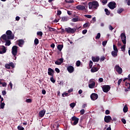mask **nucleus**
I'll list each match as a JSON object with an SVG mask.
<instances>
[{"label":"nucleus","mask_w":130,"mask_h":130,"mask_svg":"<svg viewBox=\"0 0 130 130\" xmlns=\"http://www.w3.org/2000/svg\"><path fill=\"white\" fill-rule=\"evenodd\" d=\"M98 7H99V3H98V2L97 1H93L88 3V8L90 10H92V9H95V10H97L98 9Z\"/></svg>","instance_id":"nucleus-1"},{"label":"nucleus","mask_w":130,"mask_h":130,"mask_svg":"<svg viewBox=\"0 0 130 130\" xmlns=\"http://www.w3.org/2000/svg\"><path fill=\"white\" fill-rule=\"evenodd\" d=\"M18 48H19V47L16 45L13 46L12 48V53L14 56V57H15V59L17 58V57H16V55L18 54Z\"/></svg>","instance_id":"nucleus-2"},{"label":"nucleus","mask_w":130,"mask_h":130,"mask_svg":"<svg viewBox=\"0 0 130 130\" xmlns=\"http://www.w3.org/2000/svg\"><path fill=\"white\" fill-rule=\"evenodd\" d=\"M65 31L67 32V34H74V33L77 31V29L76 28H72L69 27L65 28Z\"/></svg>","instance_id":"nucleus-3"},{"label":"nucleus","mask_w":130,"mask_h":130,"mask_svg":"<svg viewBox=\"0 0 130 130\" xmlns=\"http://www.w3.org/2000/svg\"><path fill=\"white\" fill-rule=\"evenodd\" d=\"M6 35H7L8 39H11L13 40V39L15 38V37L13 34V32H12V31L10 30H8L6 31Z\"/></svg>","instance_id":"nucleus-4"},{"label":"nucleus","mask_w":130,"mask_h":130,"mask_svg":"<svg viewBox=\"0 0 130 130\" xmlns=\"http://www.w3.org/2000/svg\"><path fill=\"white\" fill-rule=\"evenodd\" d=\"M108 7H109V9H110L111 10H114V9L116 8L117 5L115 2H111L108 4Z\"/></svg>","instance_id":"nucleus-5"},{"label":"nucleus","mask_w":130,"mask_h":130,"mask_svg":"<svg viewBox=\"0 0 130 130\" xmlns=\"http://www.w3.org/2000/svg\"><path fill=\"white\" fill-rule=\"evenodd\" d=\"M72 121H74L73 123H72V125H76L78 124V123L79 122V118H77L75 116H73L72 117Z\"/></svg>","instance_id":"nucleus-6"},{"label":"nucleus","mask_w":130,"mask_h":130,"mask_svg":"<svg viewBox=\"0 0 130 130\" xmlns=\"http://www.w3.org/2000/svg\"><path fill=\"white\" fill-rule=\"evenodd\" d=\"M115 70L119 74V75H121V74H122V69L120 68L119 65H116L115 66Z\"/></svg>","instance_id":"nucleus-7"},{"label":"nucleus","mask_w":130,"mask_h":130,"mask_svg":"<svg viewBox=\"0 0 130 130\" xmlns=\"http://www.w3.org/2000/svg\"><path fill=\"white\" fill-rule=\"evenodd\" d=\"M111 88V87H110L109 85H103L102 87V89L103 92L105 93H107L108 92H109Z\"/></svg>","instance_id":"nucleus-8"},{"label":"nucleus","mask_w":130,"mask_h":130,"mask_svg":"<svg viewBox=\"0 0 130 130\" xmlns=\"http://www.w3.org/2000/svg\"><path fill=\"white\" fill-rule=\"evenodd\" d=\"M121 39L123 44H126V37L125 36V34L124 33H122L121 34Z\"/></svg>","instance_id":"nucleus-9"},{"label":"nucleus","mask_w":130,"mask_h":130,"mask_svg":"<svg viewBox=\"0 0 130 130\" xmlns=\"http://www.w3.org/2000/svg\"><path fill=\"white\" fill-rule=\"evenodd\" d=\"M7 52V49L5 46H0V54H4Z\"/></svg>","instance_id":"nucleus-10"},{"label":"nucleus","mask_w":130,"mask_h":130,"mask_svg":"<svg viewBox=\"0 0 130 130\" xmlns=\"http://www.w3.org/2000/svg\"><path fill=\"white\" fill-rule=\"evenodd\" d=\"M9 38H8V36H7L6 34H4L2 35L0 38V40L2 41V42H5V41H7Z\"/></svg>","instance_id":"nucleus-11"},{"label":"nucleus","mask_w":130,"mask_h":130,"mask_svg":"<svg viewBox=\"0 0 130 130\" xmlns=\"http://www.w3.org/2000/svg\"><path fill=\"white\" fill-rule=\"evenodd\" d=\"M48 74L49 76H51V77H53L54 75V70L50 68H48Z\"/></svg>","instance_id":"nucleus-12"},{"label":"nucleus","mask_w":130,"mask_h":130,"mask_svg":"<svg viewBox=\"0 0 130 130\" xmlns=\"http://www.w3.org/2000/svg\"><path fill=\"white\" fill-rule=\"evenodd\" d=\"M105 122L107 123H109L111 120H112V118L110 116H105L104 118Z\"/></svg>","instance_id":"nucleus-13"},{"label":"nucleus","mask_w":130,"mask_h":130,"mask_svg":"<svg viewBox=\"0 0 130 130\" xmlns=\"http://www.w3.org/2000/svg\"><path fill=\"white\" fill-rule=\"evenodd\" d=\"M91 100L95 101L98 99V94L97 93H92L90 95Z\"/></svg>","instance_id":"nucleus-14"},{"label":"nucleus","mask_w":130,"mask_h":130,"mask_svg":"<svg viewBox=\"0 0 130 130\" xmlns=\"http://www.w3.org/2000/svg\"><path fill=\"white\" fill-rule=\"evenodd\" d=\"M46 112V110L45 109H43L40 111L39 113V116L40 117H43L44 115H45V113Z\"/></svg>","instance_id":"nucleus-15"},{"label":"nucleus","mask_w":130,"mask_h":130,"mask_svg":"<svg viewBox=\"0 0 130 130\" xmlns=\"http://www.w3.org/2000/svg\"><path fill=\"white\" fill-rule=\"evenodd\" d=\"M67 70L70 74H72V73H73L74 71H75V69L74 68V67L72 66H70L68 67H67Z\"/></svg>","instance_id":"nucleus-16"},{"label":"nucleus","mask_w":130,"mask_h":130,"mask_svg":"<svg viewBox=\"0 0 130 130\" xmlns=\"http://www.w3.org/2000/svg\"><path fill=\"white\" fill-rule=\"evenodd\" d=\"M63 62V58H59L58 60H56L55 61V64H57V66H60L62 63Z\"/></svg>","instance_id":"nucleus-17"},{"label":"nucleus","mask_w":130,"mask_h":130,"mask_svg":"<svg viewBox=\"0 0 130 130\" xmlns=\"http://www.w3.org/2000/svg\"><path fill=\"white\" fill-rule=\"evenodd\" d=\"M70 20V17L69 16H63L61 17V22H67Z\"/></svg>","instance_id":"nucleus-18"},{"label":"nucleus","mask_w":130,"mask_h":130,"mask_svg":"<svg viewBox=\"0 0 130 130\" xmlns=\"http://www.w3.org/2000/svg\"><path fill=\"white\" fill-rule=\"evenodd\" d=\"M24 43H25V41H24L23 40H18V46L20 47H22L23 45H24Z\"/></svg>","instance_id":"nucleus-19"},{"label":"nucleus","mask_w":130,"mask_h":130,"mask_svg":"<svg viewBox=\"0 0 130 130\" xmlns=\"http://www.w3.org/2000/svg\"><path fill=\"white\" fill-rule=\"evenodd\" d=\"M99 70V69L98 67H93L91 69L90 71L91 73H96V72H98Z\"/></svg>","instance_id":"nucleus-20"},{"label":"nucleus","mask_w":130,"mask_h":130,"mask_svg":"<svg viewBox=\"0 0 130 130\" xmlns=\"http://www.w3.org/2000/svg\"><path fill=\"white\" fill-rule=\"evenodd\" d=\"M76 9L77 10H79V11H83V10H85V6L78 5V6H76Z\"/></svg>","instance_id":"nucleus-21"},{"label":"nucleus","mask_w":130,"mask_h":130,"mask_svg":"<svg viewBox=\"0 0 130 130\" xmlns=\"http://www.w3.org/2000/svg\"><path fill=\"white\" fill-rule=\"evenodd\" d=\"M100 60V58L99 57H92V60L93 61V62H98L99 60Z\"/></svg>","instance_id":"nucleus-22"},{"label":"nucleus","mask_w":130,"mask_h":130,"mask_svg":"<svg viewBox=\"0 0 130 130\" xmlns=\"http://www.w3.org/2000/svg\"><path fill=\"white\" fill-rule=\"evenodd\" d=\"M117 53H118V52L116 51H113L111 52V55L113 57H116L118 55Z\"/></svg>","instance_id":"nucleus-23"},{"label":"nucleus","mask_w":130,"mask_h":130,"mask_svg":"<svg viewBox=\"0 0 130 130\" xmlns=\"http://www.w3.org/2000/svg\"><path fill=\"white\" fill-rule=\"evenodd\" d=\"M95 85H96V83L93 82V83H90L88 85V87H89V88H90V89H93V88H94V87H95Z\"/></svg>","instance_id":"nucleus-24"},{"label":"nucleus","mask_w":130,"mask_h":130,"mask_svg":"<svg viewBox=\"0 0 130 130\" xmlns=\"http://www.w3.org/2000/svg\"><path fill=\"white\" fill-rule=\"evenodd\" d=\"M123 111L124 113H126L128 111V108L127 107V105H125L123 109Z\"/></svg>","instance_id":"nucleus-25"},{"label":"nucleus","mask_w":130,"mask_h":130,"mask_svg":"<svg viewBox=\"0 0 130 130\" xmlns=\"http://www.w3.org/2000/svg\"><path fill=\"white\" fill-rule=\"evenodd\" d=\"M60 19H61V17H60V16L56 15V18L54 20V23H57V22H58L59 21V20H60Z\"/></svg>","instance_id":"nucleus-26"},{"label":"nucleus","mask_w":130,"mask_h":130,"mask_svg":"<svg viewBox=\"0 0 130 130\" xmlns=\"http://www.w3.org/2000/svg\"><path fill=\"white\" fill-rule=\"evenodd\" d=\"M4 42H6V46H10V45H11V41L9 40H7L6 41H4Z\"/></svg>","instance_id":"nucleus-27"},{"label":"nucleus","mask_w":130,"mask_h":130,"mask_svg":"<svg viewBox=\"0 0 130 130\" xmlns=\"http://www.w3.org/2000/svg\"><path fill=\"white\" fill-rule=\"evenodd\" d=\"M63 48V45L59 44L57 46V49H58V50L59 51H61V50H62Z\"/></svg>","instance_id":"nucleus-28"},{"label":"nucleus","mask_w":130,"mask_h":130,"mask_svg":"<svg viewBox=\"0 0 130 130\" xmlns=\"http://www.w3.org/2000/svg\"><path fill=\"white\" fill-rule=\"evenodd\" d=\"M48 31L50 32H54L55 31V28L51 27H48Z\"/></svg>","instance_id":"nucleus-29"},{"label":"nucleus","mask_w":130,"mask_h":130,"mask_svg":"<svg viewBox=\"0 0 130 130\" xmlns=\"http://www.w3.org/2000/svg\"><path fill=\"white\" fill-rule=\"evenodd\" d=\"M105 12H106V15H107V16H109V15H110V11H109L107 8L105 9Z\"/></svg>","instance_id":"nucleus-30"},{"label":"nucleus","mask_w":130,"mask_h":130,"mask_svg":"<svg viewBox=\"0 0 130 130\" xmlns=\"http://www.w3.org/2000/svg\"><path fill=\"white\" fill-rule=\"evenodd\" d=\"M39 43V40H38V39L37 38H36L34 41L35 45H38Z\"/></svg>","instance_id":"nucleus-31"},{"label":"nucleus","mask_w":130,"mask_h":130,"mask_svg":"<svg viewBox=\"0 0 130 130\" xmlns=\"http://www.w3.org/2000/svg\"><path fill=\"white\" fill-rule=\"evenodd\" d=\"M90 26V23L89 22H86L83 24L84 28H87V27H89Z\"/></svg>","instance_id":"nucleus-32"},{"label":"nucleus","mask_w":130,"mask_h":130,"mask_svg":"<svg viewBox=\"0 0 130 130\" xmlns=\"http://www.w3.org/2000/svg\"><path fill=\"white\" fill-rule=\"evenodd\" d=\"M1 103V105H0V107L2 109H4V108H5V106L6 105V104H5V103Z\"/></svg>","instance_id":"nucleus-33"},{"label":"nucleus","mask_w":130,"mask_h":130,"mask_svg":"<svg viewBox=\"0 0 130 130\" xmlns=\"http://www.w3.org/2000/svg\"><path fill=\"white\" fill-rule=\"evenodd\" d=\"M123 12V9L122 8H120L117 10V13L118 14H121L122 12Z\"/></svg>","instance_id":"nucleus-34"},{"label":"nucleus","mask_w":130,"mask_h":130,"mask_svg":"<svg viewBox=\"0 0 130 130\" xmlns=\"http://www.w3.org/2000/svg\"><path fill=\"white\" fill-rule=\"evenodd\" d=\"M53 77H54V76H51L50 80L51 82H52V83L54 84V83H55V80L54 78H53Z\"/></svg>","instance_id":"nucleus-35"},{"label":"nucleus","mask_w":130,"mask_h":130,"mask_svg":"<svg viewBox=\"0 0 130 130\" xmlns=\"http://www.w3.org/2000/svg\"><path fill=\"white\" fill-rule=\"evenodd\" d=\"M89 69H92V67H93V61L92 60L89 61Z\"/></svg>","instance_id":"nucleus-36"},{"label":"nucleus","mask_w":130,"mask_h":130,"mask_svg":"<svg viewBox=\"0 0 130 130\" xmlns=\"http://www.w3.org/2000/svg\"><path fill=\"white\" fill-rule=\"evenodd\" d=\"M72 22H78L79 21V18L75 17L72 19Z\"/></svg>","instance_id":"nucleus-37"},{"label":"nucleus","mask_w":130,"mask_h":130,"mask_svg":"<svg viewBox=\"0 0 130 130\" xmlns=\"http://www.w3.org/2000/svg\"><path fill=\"white\" fill-rule=\"evenodd\" d=\"M17 129H18V130H24V129H25V128H24L23 127H22L21 125H18L17 126Z\"/></svg>","instance_id":"nucleus-38"},{"label":"nucleus","mask_w":130,"mask_h":130,"mask_svg":"<svg viewBox=\"0 0 130 130\" xmlns=\"http://www.w3.org/2000/svg\"><path fill=\"white\" fill-rule=\"evenodd\" d=\"M70 106L71 107V108H74V107L76 106V103H72L70 104Z\"/></svg>","instance_id":"nucleus-39"},{"label":"nucleus","mask_w":130,"mask_h":130,"mask_svg":"<svg viewBox=\"0 0 130 130\" xmlns=\"http://www.w3.org/2000/svg\"><path fill=\"white\" fill-rule=\"evenodd\" d=\"M113 50L114 51H117L118 52V49H117V47L115 45H113Z\"/></svg>","instance_id":"nucleus-40"},{"label":"nucleus","mask_w":130,"mask_h":130,"mask_svg":"<svg viewBox=\"0 0 130 130\" xmlns=\"http://www.w3.org/2000/svg\"><path fill=\"white\" fill-rule=\"evenodd\" d=\"M101 2L103 5H106L107 4L108 0H101Z\"/></svg>","instance_id":"nucleus-41"},{"label":"nucleus","mask_w":130,"mask_h":130,"mask_svg":"<svg viewBox=\"0 0 130 130\" xmlns=\"http://www.w3.org/2000/svg\"><path fill=\"white\" fill-rule=\"evenodd\" d=\"M37 34L38 36H41V37H42V36L43 35V33L42 32V31H38L37 32Z\"/></svg>","instance_id":"nucleus-42"},{"label":"nucleus","mask_w":130,"mask_h":130,"mask_svg":"<svg viewBox=\"0 0 130 130\" xmlns=\"http://www.w3.org/2000/svg\"><path fill=\"white\" fill-rule=\"evenodd\" d=\"M26 103H32V100L31 99H28L25 100Z\"/></svg>","instance_id":"nucleus-43"},{"label":"nucleus","mask_w":130,"mask_h":130,"mask_svg":"<svg viewBox=\"0 0 130 130\" xmlns=\"http://www.w3.org/2000/svg\"><path fill=\"white\" fill-rule=\"evenodd\" d=\"M76 64L77 67H80L81 66V61L80 60L77 61Z\"/></svg>","instance_id":"nucleus-44"},{"label":"nucleus","mask_w":130,"mask_h":130,"mask_svg":"<svg viewBox=\"0 0 130 130\" xmlns=\"http://www.w3.org/2000/svg\"><path fill=\"white\" fill-rule=\"evenodd\" d=\"M100 37H101V34L100 33H98L97 36L95 37V39H100Z\"/></svg>","instance_id":"nucleus-45"},{"label":"nucleus","mask_w":130,"mask_h":130,"mask_svg":"<svg viewBox=\"0 0 130 130\" xmlns=\"http://www.w3.org/2000/svg\"><path fill=\"white\" fill-rule=\"evenodd\" d=\"M5 68L6 69H8V70H10L11 69V67L10 66V64L7 63L5 64Z\"/></svg>","instance_id":"nucleus-46"},{"label":"nucleus","mask_w":130,"mask_h":130,"mask_svg":"<svg viewBox=\"0 0 130 130\" xmlns=\"http://www.w3.org/2000/svg\"><path fill=\"white\" fill-rule=\"evenodd\" d=\"M125 86H126V87H128L127 89H128L129 90L130 89V83L126 82L125 83ZM128 86H129V87H128Z\"/></svg>","instance_id":"nucleus-47"},{"label":"nucleus","mask_w":130,"mask_h":130,"mask_svg":"<svg viewBox=\"0 0 130 130\" xmlns=\"http://www.w3.org/2000/svg\"><path fill=\"white\" fill-rule=\"evenodd\" d=\"M80 113L81 115H83V114H84V113H85V110H84V109L81 110L80 111Z\"/></svg>","instance_id":"nucleus-48"},{"label":"nucleus","mask_w":130,"mask_h":130,"mask_svg":"<svg viewBox=\"0 0 130 130\" xmlns=\"http://www.w3.org/2000/svg\"><path fill=\"white\" fill-rule=\"evenodd\" d=\"M9 66L10 67H11V68H15V66L14 65V63H13V62L9 63Z\"/></svg>","instance_id":"nucleus-49"},{"label":"nucleus","mask_w":130,"mask_h":130,"mask_svg":"<svg viewBox=\"0 0 130 130\" xmlns=\"http://www.w3.org/2000/svg\"><path fill=\"white\" fill-rule=\"evenodd\" d=\"M55 71L57 74H59V73H60V70H59V69L57 68L55 69Z\"/></svg>","instance_id":"nucleus-50"},{"label":"nucleus","mask_w":130,"mask_h":130,"mask_svg":"<svg viewBox=\"0 0 130 130\" xmlns=\"http://www.w3.org/2000/svg\"><path fill=\"white\" fill-rule=\"evenodd\" d=\"M121 82H122V78L120 79L118 81V86H119L121 83Z\"/></svg>","instance_id":"nucleus-51"},{"label":"nucleus","mask_w":130,"mask_h":130,"mask_svg":"<svg viewBox=\"0 0 130 130\" xmlns=\"http://www.w3.org/2000/svg\"><path fill=\"white\" fill-rule=\"evenodd\" d=\"M121 120L124 124H125V123H126V120H125L124 118H122Z\"/></svg>","instance_id":"nucleus-52"},{"label":"nucleus","mask_w":130,"mask_h":130,"mask_svg":"<svg viewBox=\"0 0 130 130\" xmlns=\"http://www.w3.org/2000/svg\"><path fill=\"white\" fill-rule=\"evenodd\" d=\"M106 44H107V41H103L102 42V45H103L104 46H106Z\"/></svg>","instance_id":"nucleus-53"},{"label":"nucleus","mask_w":130,"mask_h":130,"mask_svg":"<svg viewBox=\"0 0 130 130\" xmlns=\"http://www.w3.org/2000/svg\"><path fill=\"white\" fill-rule=\"evenodd\" d=\"M61 14V11L58 10L57 11V16H60Z\"/></svg>","instance_id":"nucleus-54"},{"label":"nucleus","mask_w":130,"mask_h":130,"mask_svg":"<svg viewBox=\"0 0 130 130\" xmlns=\"http://www.w3.org/2000/svg\"><path fill=\"white\" fill-rule=\"evenodd\" d=\"M105 114H106L107 115H108V114H110V111L109 110H106Z\"/></svg>","instance_id":"nucleus-55"},{"label":"nucleus","mask_w":130,"mask_h":130,"mask_svg":"<svg viewBox=\"0 0 130 130\" xmlns=\"http://www.w3.org/2000/svg\"><path fill=\"white\" fill-rule=\"evenodd\" d=\"M85 17H86V18H88V19H91L92 18V16L90 15H84Z\"/></svg>","instance_id":"nucleus-56"},{"label":"nucleus","mask_w":130,"mask_h":130,"mask_svg":"<svg viewBox=\"0 0 130 130\" xmlns=\"http://www.w3.org/2000/svg\"><path fill=\"white\" fill-rule=\"evenodd\" d=\"M8 87H10L11 89H13V84H12V82H10Z\"/></svg>","instance_id":"nucleus-57"},{"label":"nucleus","mask_w":130,"mask_h":130,"mask_svg":"<svg viewBox=\"0 0 130 130\" xmlns=\"http://www.w3.org/2000/svg\"><path fill=\"white\" fill-rule=\"evenodd\" d=\"M109 29L111 30V31H112V30H113V29H114L113 28V27H112V26H111V25H110L109 26Z\"/></svg>","instance_id":"nucleus-58"},{"label":"nucleus","mask_w":130,"mask_h":130,"mask_svg":"<svg viewBox=\"0 0 130 130\" xmlns=\"http://www.w3.org/2000/svg\"><path fill=\"white\" fill-rule=\"evenodd\" d=\"M121 49H123V50H125V45H123L121 47Z\"/></svg>","instance_id":"nucleus-59"},{"label":"nucleus","mask_w":130,"mask_h":130,"mask_svg":"<svg viewBox=\"0 0 130 130\" xmlns=\"http://www.w3.org/2000/svg\"><path fill=\"white\" fill-rule=\"evenodd\" d=\"M7 85V83H6V82L3 83L2 82V86H3V87H6Z\"/></svg>","instance_id":"nucleus-60"},{"label":"nucleus","mask_w":130,"mask_h":130,"mask_svg":"<svg viewBox=\"0 0 130 130\" xmlns=\"http://www.w3.org/2000/svg\"><path fill=\"white\" fill-rule=\"evenodd\" d=\"M87 29H84L83 31H82V34H86V33H87Z\"/></svg>","instance_id":"nucleus-61"},{"label":"nucleus","mask_w":130,"mask_h":130,"mask_svg":"<svg viewBox=\"0 0 130 130\" xmlns=\"http://www.w3.org/2000/svg\"><path fill=\"white\" fill-rule=\"evenodd\" d=\"M104 59H105V57H104V56L101 57L100 58V60L101 61H103L104 60Z\"/></svg>","instance_id":"nucleus-62"},{"label":"nucleus","mask_w":130,"mask_h":130,"mask_svg":"<svg viewBox=\"0 0 130 130\" xmlns=\"http://www.w3.org/2000/svg\"><path fill=\"white\" fill-rule=\"evenodd\" d=\"M126 3H127V5L128 6H130V0H125Z\"/></svg>","instance_id":"nucleus-63"},{"label":"nucleus","mask_w":130,"mask_h":130,"mask_svg":"<svg viewBox=\"0 0 130 130\" xmlns=\"http://www.w3.org/2000/svg\"><path fill=\"white\" fill-rule=\"evenodd\" d=\"M99 81L100 83H102V82H103V78H99Z\"/></svg>","instance_id":"nucleus-64"}]
</instances>
